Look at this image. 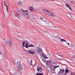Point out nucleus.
<instances>
[{
  "label": "nucleus",
  "mask_w": 75,
  "mask_h": 75,
  "mask_svg": "<svg viewBox=\"0 0 75 75\" xmlns=\"http://www.w3.org/2000/svg\"><path fill=\"white\" fill-rule=\"evenodd\" d=\"M43 12L45 14H47V15L53 16V17H54L55 19L57 18V17H56L55 15L53 13H52V12L50 11H48L47 10H44Z\"/></svg>",
  "instance_id": "obj_1"
},
{
  "label": "nucleus",
  "mask_w": 75,
  "mask_h": 75,
  "mask_svg": "<svg viewBox=\"0 0 75 75\" xmlns=\"http://www.w3.org/2000/svg\"><path fill=\"white\" fill-rule=\"evenodd\" d=\"M37 70L38 71V72L39 73H37L36 74V75H44V74L42 73H42H40L42 71V69L41 67H38L37 68Z\"/></svg>",
  "instance_id": "obj_2"
},
{
  "label": "nucleus",
  "mask_w": 75,
  "mask_h": 75,
  "mask_svg": "<svg viewBox=\"0 0 75 75\" xmlns=\"http://www.w3.org/2000/svg\"><path fill=\"white\" fill-rule=\"evenodd\" d=\"M17 67L18 68V71H21L23 69V67H22V65L21 63V62H18L17 64Z\"/></svg>",
  "instance_id": "obj_3"
},
{
  "label": "nucleus",
  "mask_w": 75,
  "mask_h": 75,
  "mask_svg": "<svg viewBox=\"0 0 75 75\" xmlns=\"http://www.w3.org/2000/svg\"><path fill=\"white\" fill-rule=\"evenodd\" d=\"M25 12H23V16L25 18H30V16L27 11H25Z\"/></svg>",
  "instance_id": "obj_4"
},
{
  "label": "nucleus",
  "mask_w": 75,
  "mask_h": 75,
  "mask_svg": "<svg viewBox=\"0 0 75 75\" xmlns=\"http://www.w3.org/2000/svg\"><path fill=\"white\" fill-rule=\"evenodd\" d=\"M28 42L26 41L23 42L22 44V46L23 47H25L26 48H28Z\"/></svg>",
  "instance_id": "obj_5"
},
{
  "label": "nucleus",
  "mask_w": 75,
  "mask_h": 75,
  "mask_svg": "<svg viewBox=\"0 0 75 75\" xmlns=\"http://www.w3.org/2000/svg\"><path fill=\"white\" fill-rule=\"evenodd\" d=\"M6 45H8L10 47H12V42H11L10 40H9V41H7L6 42Z\"/></svg>",
  "instance_id": "obj_6"
},
{
  "label": "nucleus",
  "mask_w": 75,
  "mask_h": 75,
  "mask_svg": "<svg viewBox=\"0 0 75 75\" xmlns=\"http://www.w3.org/2000/svg\"><path fill=\"white\" fill-rule=\"evenodd\" d=\"M42 52V49H41V48H39L37 50V54H40Z\"/></svg>",
  "instance_id": "obj_7"
},
{
  "label": "nucleus",
  "mask_w": 75,
  "mask_h": 75,
  "mask_svg": "<svg viewBox=\"0 0 75 75\" xmlns=\"http://www.w3.org/2000/svg\"><path fill=\"white\" fill-rule=\"evenodd\" d=\"M40 55L41 57H42V58H44L45 59L48 58V57H47L45 56V54H41Z\"/></svg>",
  "instance_id": "obj_8"
},
{
  "label": "nucleus",
  "mask_w": 75,
  "mask_h": 75,
  "mask_svg": "<svg viewBox=\"0 0 75 75\" xmlns=\"http://www.w3.org/2000/svg\"><path fill=\"white\" fill-rule=\"evenodd\" d=\"M28 53H29L30 54H32V55H34L35 54V52H32L31 50H28Z\"/></svg>",
  "instance_id": "obj_9"
},
{
  "label": "nucleus",
  "mask_w": 75,
  "mask_h": 75,
  "mask_svg": "<svg viewBox=\"0 0 75 75\" xmlns=\"http://www.w3.org/2000/svg\"><path fill=\"white\" fill-rule=\"evenodd\" d=\"M4 6H5L6 7V10H7V11H8V6H7V5H6V4H7V3L6 2V1H4Z\"/></svg>",
  "instance_id": "obj_10"
},
{
  "label": "nucleus",
  "mask_w": 75,
  "mask_h": 75,
  "mask_svg": "<svg viewBox=\"0 0 75 75\" xmlns=\"http://www.w3.org/2000/svg\"><path fill=\"white\" fill-rule=\"evenodd\" d=\"M48 24L49 26H50V27H54V28H56V27H57L56 26H54V25L52 24V23L51 22H50Z\"/></svg>",
  "instance_id": "obj_11"
},
{
  "label": "nucleus",
  "mask_w": 75,
  "mask_h": 75,
  "mask_svg": "<svg viewBox=\"0 0 75 75\" xmlns=\"http://www.w3.org/2000/svg\"><path fill=\"white\" fill-rule=\"evenodd\" d=\"M64 71L65 70H64V69H63V70H62L61 69H60V71L58 73V74H62V73H63V72H64Z\"/></svg>",
  "instance_id": "obj_12"
},
{
  "label": "nucleus",
  "mask_w": 75,
  "mask_h": 75,
  "mask_svg": "<svg viewBox=\"0 0 75 75\" xmlns=\"http://www.w3.org/2000/svg\"><path fill=\"white\" fill-rule=\"evenodd\" d=\"M50 68L51 69H54V66L53 65H51L50 66Z\"/></svg>",
  "instance_id": "obj_13"
},
{
  "label": "nucleus",
  "mask_w": 75,
  "mask_h": 75,
  "mask_svg": "<svg viewBox=\"0 0 75 75\" xmlns=\"http://www.w3.org/2000/svg\"><path fill=\"white\" fill-rule=\"evenodd\" d=\"M65 71V73L66 74H68V72H69V70H68L67 68L66 69Z\"/></svg>",
  "instance_id": "obj_14"
},
{
  "label": "nucleus",
  "mask_w": 75,
  "mask_h": 75,
  "mask_svg": "<svg viewBox=\"0 0 75 75\" xmlns=\"http://www.w3.org/2000/svg\"><path fill=\"white\" fill-rule=\"evenodd\" d=\"M70 47H73V48H74L75 49V45H74V44H72V43H71V45L70 46Z\"/></svg>",
  "instance_id": "obj_15"
},
{
  "label": "nucleus",
  "mask_w": 75,
  "mask_h": 75,
  "mask_svg": "<svg viewBox=\"0 0 75 75\" xmlns=\"http://www.w3.org/2000/svg\"><path fill=\"white\" fill-rule=\"evenodd\" d=\"M51 61L50 60H49L47 61V65H50V64H51Z\"/></svg>",
  "instance_id": "obj_16"
},
{
  "label": "nucleus",
  "mask_w": 75,
  "mask_h": 75,
  "mask_svg": "<svg viewBox=\"0 0 75 75\" xmlns=\"http://www.w3.org/2000/svg\"><path fill=\"white\" fill-rule=\"evenodd\" d=\"M50 71L51 72H52V73H54V72H55V71H54V69H51L50 70Z\"/></svg>",
  "instance_id": "obj_17"
},
{
  "label": "nucleus",
  "mask_w": 75,
  "mask_h": 75,
  "mask_svg": "<svg viewBox=\"0 0 75 75\" xmlns=\"http://www.w3.org/2000/svg\"><path fill=\"white\" fill-rule=\"evenodd\" d=\"M29 10L30 11H33V7H30L29 8Z\"/></svg>",
  "instance_id": "obj_18"
},
{
  "label": "nucleus",
  "mask_w": 75,
  "mask_h": 75,
  "mask_svg": "<svg viewBox=\"0 0 75 75\" xmlns=\"http://www.w3.org/2000/svg\"><path fill=\"white\" fill-rule=\"evenodd\" d=\"M60 41H62V42H66V40H64L62 39H60Z\"/></svg>",
  "instance_id": "obj_19"
},
{
  "label": "nucleus",
  "mask_w": 75,
  "mask_h": 75,
  "mask_svg": "<svg viewBox=\"0 0 75 75\" xmlns=\"http://www.w3.org/2000/svg\"><path fill=\"white\" fill-rule=\"evenodd\" d=\"M19 6H21V5H22V2H21V1H20L18 3Z\"/></svg>",
  "instance_id": "obj_20"
},
{
  "label": "nucleus",
  "mask_w": 75,
  "mask_h": 75,
  "mask_svg": "<svg viewBox=\"0 0 75 75\" xmlns=\"http://www.w3.org/2000/svg\"><path fill=\"white\" fill-rule=\"evenodd\" d=\"M65 6L67 8H68V7H69H69H70V6H69V5H68V4H65Z\"/></svg>",
  "instance_id": "obj_21"
},
{
  "label": "nucleus",
  "mask_w": 75,
  "mask_h": 75,
  "mask_svg": "<svg viewBox=\"0 0 75 75\" xmlns=\"http://www.w3.org/2000/svg\"><path fill=\"white\" fill-rule=\"evenodd\" d=\"M28 47H33L34 46H33V45L32 44L30 45H29V46H28Z\"/></svg>",
  "instance_id": "obj_22"
},
{
  "label": "nucleus",
  "mask_w": 75,
  "mask_h": 75,
  "mask_svg": "<svg viewBox=\"0 0 75 75\" xmlns=\"http://www.w3.org/2000/svg\"><path fill=\"white\" fill-rule=\"evenodd\" d=\"M69 75H75V74L72 73H69Z\"/></svg>",
  "instance_id": "obj_23"
},
{
  "label": "nucleus",
  "mask_w": 75,
  "mask_h": 75,
  "mask_svg": "<svg viewBox=\"0 0 75 75\" xmlns=\"http://www.w3.org/2000/svg\"><path fill=\"white\" fill-rule=\"evenodd\" d=\"M60 67L59 66H54V69H55L56 68H58V67Z\"/></svg>",
  "instance_id": "obj_24"
},
{
  "label": "nucleus",
  "mask_w": 75,
  "mask_h": 75,
  "mask_svg": "<svg viewBox=\"0 0 75 75\" xmlns=\"http://www.w3.org/2000/svg\"><path fill=\"white\" fill-rule=\"evenodd\" d=\"M30 65H31V66H32L33 65V63L32 62V60H31L30 61Z\"/></svg>",
  "instance_id": "obj_25"
},
{
  "label": "nucleus",
  "mask_w": 75,
  "mask_h": 75,
  "mask_svg": "<svg viewBox=\"0 0 75 75\" xmlns=\"http://www.w3.org/2000/svg\"><path fill=\"white\" fill-rule=\"evenodd\" d=\"M69 9H70V11H72V8H71V7L70 6V7H69Z\"/></svg>",
  "instance_id": "obj_26"
},
{
  "label": "nucleus",
  "mask_w": 75,
  "mask_h": 75,
  "mask_svg": "<svg viewBox=\"0 0 75 75\" xmlns=\"http://www.w3.org/2000/svg\"><path fill=\"white\" fill-rule=\"evenodd\" d=\"M63 75H69V74H66V73H64Z\"/></svg>",
  "instance_id": "obj_27"
},
{
  "label": "nucleus",
  "mask_w": 75,
  "mask_h": 75,
  "mask_svg": "<svg viewBox=\"0 0 75 75\" xmlns=\"http://www.w3.org/2000/svg\"><path fill=\"white\" fill-rule=\"evenodd\" d=\"M21 10L22 11H23V12H24V13L25 12V11H24L23 10V9H21Z\"/></svg>",
  "instance_id": "obj_28"
},
{
  "label": "nucleus",
  "mask_w": 75,
  "mask_h": 75,
  "mask_svg": "<svg viewBox=\"0 0 75 75\" xmlns=\"http://www.w3.org/2000/svg\"><path fill=\"white\" fill-rule=\"evenodd\" d=\"M66 43V44H68V45H70L69 44V43L68 42V43H67L66 42H65Z\"/></svg>",
  "instance_id": "obj_29"
},
{
  "label": "nucleus",
  "mask_w": 75,
  "mask_h": 75,
  "mask_svg": "<svg viewBox=\"0 0 75 75\" xmlns=\"http://www.w3.org/2000/svg\"><path fill=\"white\" fill-rule=\"evenodd\" d=\"M40 20H42V21H43V20H42V19H43V18H40Z\"/></svg>",
  "instance_id": "obj_30"
},
{
  "label": "nucleus",
  "mask_w": 75,
  "mask_h": 75,
  "mask_svg": "<svg viewBox=\"0 0 75 75\" xmlns=\"http://www.w3.org/2000/svg\"><path fill=\"white\" fill-rule=\"evenodd\" d=\"M72 57H73V58H75V55L73 56Z\"/></svg>",
  "instance_id": "obj_31"
},
{
  "label": "nucleus",
  "mask_w": 75,
  "mask_h": 75,
  "mask_svg": "<svg viewBox=\"0 0 75 75\" xmlns=\"http://www.w3.org/2000/svg\"><path fill=\"white\" fill-rule=\"evenodd\" d=\"M14 75H18V73H16V74H15Z\"/></svg>",
  "instance_id": "obj_32"
},
{
  "label": "nucleus",
  "mask_w": 75,
  "mask_h": 75,
  "mask_svg": "<svg viewBox=\"0 0 75 75\" xmlns=\"http://www.w3.org/2000/svg\"><path fill=\"white\" fill-rule=\"evenodd\" d=\"M69 14L70 15L71 18H72V16H71V14L69 13Z\"/></svg>",
  "instance_id": "obj_33"
},
{
  "label": "nucleus",
  "mask_w": 75,
  "mask_h": 75,
  "mask_svg": "<svg viewBox=\"0 0 75 75\" xmlns=\"http://www.w3.org/2000/svg\"><path fill=\"white\" fill-rule=\"evenodd\" d=\"M30 18H32V19H33V17L32 16H31Z\"/></svg>",
  "instance_id": "obj_34"
},
{
  "label": "nucleus",
  "mask_w": 75,
  "mask_h": 75,
  "mask_svg": "<svg viewBox=\"0 0 75 75\" xmlns=\"http://www.w3.org/2000/svg\"><path fill=\"white\" fill-rule=\"evenodd\" d=\"M60 38H61L60 37H58V38H57L58 39H60Z\"/></svg>",
  "instance_id": "obj_35"
},
{
  "label": "nucleus",
  "mask_w": 75,
  "mask_h": 75,
  "mask_svg": "<svg viewBox=\"0 0 75 75\" xmlns=\"http://www.w3.org/2000/svg\"><path fill=\"white\" fill-rule=\"evenodd\" d=\"M71 4H72V3H73V2H72V1H71Z\"/></svg>",
  "instance_id": "obj_36"
},
{
  "label": "nucleus",
  "mask_w": 75,
  "mask_h": 75,
  "mask_svg": "<svg viewBox=\"0 0 75 75\" xmlns=\"http://www.w3.org/2000/svg\"><path fill=\"white\" fill-rule=\"evenodd\" d=\"M58 55L59 56H60V57H61V56L60 55H59V54H58Z\"/></svg>",
  "instance_id": "obj_37"
},
{
  "label": "nucleus",
  "mask_w": 75,
  "mask_h": 75,
  "mask_svg": "<svg viewBox=\"0 0 75 75\" xmlns=\"http://www.w3.org/2000/svg\"><path fill=\"white\" fill-rule=\"evenodd\" d=\"M61 57H62V58H63V56H61Z\"/></svg>",
  "instance_id": "obj_38"
},
{
  "label": "nucleus",
  "mask_w": 75,
  "mask_h": 75,
  "mask_svg": "<svg viewBox=\"0 0 75 75\" xmlns=\"http://www.w3.org/2000/svg\"><path fill=\"white\" fill-rule=\"evenodd\" d=\"M9 15H10V13H9Z\"/></svg>",
  "instance_id": "obj_39"
},
{
  "label": "nucleus",
  "mask_w": 75,
  "mask_h": 75,
  "mask_svg": "<svg viewBox=\"0 0 75 75\" xmlns=\"http://www.w3.org/2000/svg\"><path fill=\"white\" fill-rule=\"evenodd\" d=\"M67 48H68V49H70V48H69L68 47H67Z\"/></svg>",
  "instance_id": "obj_40"
},
{
  "label": "nucleus",
  "mask_w": 75,
  "mask_h": 75,
  "mask_svg": "<svg viewBox=\"0 0 75 75\" xmlns=\"http://www.w3.org/2000/svg\"><path fill=\"white\" fill-rule=\"evenodd\" d=\"M46 22V21H45L44 22H45H45Z\"/></svg>",
  "instance_id": "obj_41"
},
{
  "label": "nucleus",
  "mask_w": 75,
  "mask_h": 75,
  "mask_svg": "<svg viewBox=\"0 0 75 75\" xmlns=\"http://www.w3.org/2000/svg\"><path fill=\"white\" fill-rule=\"evenodd\" d=\"M68 47H70V46H68Z\"/></svg>",
  "instance_id": "obj_42"
},
{
  "label": "nucleus",
  "mask_w": 75,
  "mask_h": 75,
  "mask_svg": "<svg viewBox=\"0 0 75 75\" xmlns=\"http://www.w3.org/2000/svg\"><path fill=\"white\" fill-rule=\"evenodd\" d=\"M9 13H10V11H9Z\"/></svg>",
  "instance_id": "obj_43"
},
{
  "label": "nucleus",
  "mask_w": 75,
  "mask_h": 75,
  "mask_svg": "<svg viewBox=\"0 0 75 75\" xmlns=\"http://www.w3.org/2000/svg\"><path fill=\"white\" fill-rule=\"evenodd\" d=\"M0 54H1L0 53Z\"/></svg>",
  "instance_id": "obj_44"
}]
</instances>
